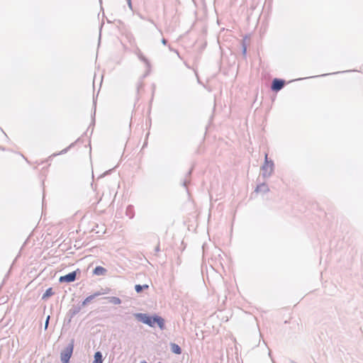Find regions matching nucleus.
<instances>
[{"label": "nucleus", "mask_w": 363, "mask_h": 363, "mask_svg": "<svg viewBox=\"0 0 363 363\" xmlns=\"http://www.w3.org/2000/svg\"><path fill=\"white\" fill-rule=\"evenodd\" d=\"M138 317L140 320L150 326H154L157 324L161 329L164 328V319L159 316L150 317L146 314H139Z\"/></svg>", "instance_id": "f257e3e1"}, {"label": "nucleus", "mask_w": 363, "mask_h": 363, "mask_svg": "<svg viewBox=\"0 0 363 363\" xmlns=\"http://www.w3.org/2000/svg\"><path fill=\"white\" fill-rule=\"evenodd\" d=\"M74 350V341L72 342L61 352L60 359L62 363H69Z\"/></svg>", "instance_id": "f03ea898"}, {"label": "nucleus", "mask_w": 363, "mask_h": 363, "mask_svg": "<svg viewBox=\"0 0 363 363\" xmlns=\"http://www.w3.org/2000/svg\"><path fill=\"white\" fill-rule=\"evenodd\" d=\"M77 273L72 272L67 275L62 276L60 277V282H72L76 279Z\"/></svg>", "instance_id": "7ed1b4c3"}, {"label": "nucleus", "mask_w": 363, "mask_h": 363, "mask_svg": "<svg viewBox=\"0 0 363 363\" xmlns=\"http://www.w3.org/2000/svg\"><path fill=\"white\" fill-rule=\"evenodd\" d=\"M284 85V82L283 80L275 79L272 82V89L274 91H279L283 88Z\"/></svg>", "instance_id": "20e7f679"}, {"label": "nucleus", "mask_w": 363, "mask_h": 363, "mask_svg": "<svg viewBox=\"0 0 363 363\" xmlns=\"http://www.w3.org/2000/svg\"><path fill=\"white\" fill-rule=\"evenodd\" d=\"M106 273V269L101 266L96 267L94 270V274L97 276L104 275Z\"/></svg>", "instance_id": "39448f33"}, {"label": "nucleus", "mask_w": 363, "mask_h": 363, "mask_svg": "<svg viewBox=\"0 0 363 363\" xmlns=\"http://www.w3.org/2000/svg\"><path fill=\"white\" fill-rule=\"evenodd\" d=\"M171 350H172V352L174 354H180L182 353V350H181L180 347L175 343L171 344Z\"/></svg>", "instance_id": "423d86ee"}, {"label": "nucleus", "mask_w": 363, "mask_h": 363, "mask_svg": "<svg viewBox=\"0 0 363 363\" xmlns=\"http://www.w3.org/2000/svg\"><path fill=\"white\" fill-rule=\"evenodd\" d=\"M94 363H102V355L100 352L95 353Z\"/></svg>", "instance_id": "0eeeda50"}, {"label": "nucleus", "mask_w": 363, "mask_h": 363, "mask_svg": "<svg viewBox=\"0 0 363 363\" xmlns=\"http://www.w3.org/2000/svg\"><path fill=\"white\" fill-rule=\"evenodd\" d=\"M148 288H149V286L147 284H145L143 286H141L140 284H137L135 286V289L137 293H140L143 289H147Z\"/></svg>", "instance_id": "6e6552de"}, {"label": "nucleus", "mask_w": 363, "mask_h": 363, "mask_svg": "<svg viewBox=\"0 0 363 363\" xmlns=\"http://www.w3.org/2000/svg\"><path fill=\"white\" fill-rule=\"evenodd\" d=\"M53 294L52 288H49L46 290L45 293L43 296V298L45 299Z\"/></svg>", "instance_id": "1a4fd4ad"}, {"label": "nucleus", "mask_w": 363, "mask_h": 363, "mask_svg": "<svg viewBox=\"0 0 363 363\" xmlns=\"http://www.w3.org/2000/svg\"><path fill=\"white\" fill-rule=\"evenodd\" d=\"M98 295H99V294H96L94 295L86 297V299L84 301L83 304H86V303L91 301L94 298V296Z\"/></svg>", "instance_id": "9d476101"}, {"label": "nucleus", "mask_w": 363, "mask_h": 363, "mask_svg": "<svg viewBox=\"0 0 363 363\" xmlns=\"http://www.w3.org/2000/svg\"><path fill=\"white\" fill-rule=\"evenodd\" d=\"M112 300H113V302L115 304H119V303H121V300H120L118 298L113 297V298H112Z\"/></svg>", "instance_id": "9b49d317"}, {"label": "nucleus", "mask_w": 363, "mask_h": 363, "mask_svg": "<svg viewBox=\"0 0 363 363\" xmlns=\"http://www.w3.org/2000/svg\"><path fill=\"white\" fill-rule=\"evenodd\" d=\"M49 320H50V315H48L47 317V319H46V321H45V329L48 328Z\"/></svg>", "instance_id": "f8f14e48"}, {"label": "nucleus", "mask_w": 363, "mask_h": 363, "mask_svg": "<svg viewBox=\"0 0 363 363\" xmlns=\"http://www.w3.org/2000/svg\"><path fill=\"white\" fill-rule=\"evenodd\" d=\"M265 162H266V164H268V161H267V154L265 155Z\"/></svg>", "instance_id": "ddd939ff"}, {"label": "nucleus", "mask_w": 363, "mask_h": 363, "mask_svg": "<svg viewBox=\"0 0 363 363\" xmlns=\"http://www.w3.org/2000/svg\"><path fill=\"white\" fill-rule=\"evenodd\" d=\"M141 363H147L146 362H142Z\"/></svg>", "instance_id": "4468645a"}]
</instances>
